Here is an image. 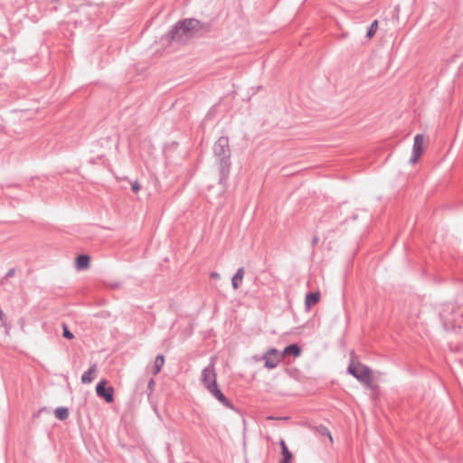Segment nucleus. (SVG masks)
<instances>
[{
  "label": "nucleus",
  "instance_id": "obj_29",
  "mask_svg": "<svg viewBox=\"0 0 463 463\" xmlns=\"http://www.w3.org/2000/svg\"><path fill=\"white\" fill-rule=\"evenodd\" d=\"M280 463H282V462H280Z\"/></svg>",
  "mask_w": 463,
  "mask_h": 463
},
{
  "label": "nucleus",
  "instance_id": "obj_14",
  "mask_svg": "<svg viewBox=\"0 0 463 463\" xmlns=\"http://www.w3.org/2000/svg\"><path fill=\"white\" fill-rule=\"evenodd\" d=\"M314 431L321 437H327L330 443H333V438L331 436V433L326 426H324V425L316 426V427H314Z\"/></svg>",
  "mask_w": 463,
  "mask_h": 463
},
{
  "label": "nucleus",
  "instance_id": "obj_21",
  "mask_svg": "<svg viewBox=\"0 0 463 463\" xmlns=\"http://www.w3.org/2000/svg\"><path fill=\"white\" fill-rule=\"evenodd\" d=\"M141 186L139 184V183L137 181H135L131 184V190L134 192V193H137L139 190H140Z\"/></svg>",
  "mask_w": 463,
  "mask_h": 463
},
{
  "label": "nucleus",
  "instance_id": "obj_13",
  "mask_svg": "<svg viewBox=\"0 0 463 463\" xmlns=\"http://www.w3.org/2000/svg\"><path fill=\"white\" fill-rule=\"evenodd\" d=\"M90 258L88 255L81 254L76 259V266L79 269H87L90 265Z\"/></svg>",
  "mask_w": 463,
  "mask_h": 463
},
{
  "label": "nucleus",
  "instance_id": "obj_12",
  "mask_svg": "<svg viewBox=\"0 0 463 463\" xmlns=\"http://www.w3.org/2000/svg\"><path fill=\"white\" fill-rule=\"evenodd\" d=\"M300 347L297 344H291L284 348L282 354L283 356L286 354H292L293 356L297 357L300 354Z\"/></svg>",
  "mask_w": 463,
  "mask_h": 463
},
{
  "label": "nucleus",
  "instance_id": "obj_22",
  "mask_svg": "<svg viewBox=\"0 0 463 463\" xmlns=\"http://www.w3.org/2000/svg\"><path fill=\"white\" fill-rule=\"evenodd\" d=\"M15 273V269L14 268L10 269L7 273L5 274V279H8V278H11L14 275Z\"/></svg>",
  "mask_w": 463,
  "mask_h": 463
},
{
  "label": "nucleus",
  "instance_id": "obj_28",
  "mask_svg": "<svg viewBox=\"0 0 463 463\" xmlns=\"http://www.w3.org/2000/svg\"><path fill=\"white\" fill-rule=\"evenodd\" d=\"M114 288H118V284H114L113 285Z\"/></svg>",
  "mask_w": 463,
  "mask_h": 463
},
{
  "label": "nucleus",
  "instance_id": "obj_9",
  "mask_svg": "<svg viewBox=\"0 0 463 463\" xmlns=\"http://www.w3.org/2000/svg\"><path fill=\"white\" fill-rule=\"evenodd\" d=\"M245 275V269L241 267L237 269L236 273L232 278V286L233 289H238L242 284L243 277Z\"/></svg>",
  "mask_w": 463,
  "mask_h": 463
},
{
  "label": "nucleus",
  "instance_id": "obj_17",
  "mask_svg": "<svg viewBox=\"0 0 463 463\" xmlns=\"http://www.w3.org/2000/svg\"><path fill=\"white\" fill-rule=\"evenodd\" d=\"M377 28H378V21L377 20H374L371 24L370 26L368 27L367 29V32H366V37L367 38H372L376 31H377Z\"/></svg>",
  "mask_w": 463,
  "mask_h": 463
},
{
  "label": "nucleus",
  "instance_id": "obj_24",
  "mask_svg": "<svg viewBox=\"0 0 463 463\" xmlns=\"http://www.w3.org/2000/svg\"><path fill=\"white\" fill-rule=\"evenodd\" d=\"M288 417H280V418H276V417H273V416H268L267 417V420H288Z\"/></svg>",
  "mask_w": 463,
  "mask_h": 463
},
{
  "label": "nucleus",
  "instance_id": "obj_19",
  "mask_svg": "<svg viewBox=\"0 0 463 463\" xmlns=\"http://www.w3.org/2000/svg\"><path fill=\"white\" fill-rule=\"evenodd\" d=\"M62 330L63 337L70 340L74 338L73 334L69 330L68 326L65 324L62 325Z\"/></svg>",
  "mask_w": 463,
  "mask_h": 463
},
{
  "label": "nucleus",
  "instance_id": "obj_8",
  "mask_svg": "<svg viewBox=\"0 0 463 463\" xmlns=\"http://www.w3.org/2000/svg\"><path fill=\"white\" fill-rule=\"evenodd\" d=\"M209 392L212 393L223 406L237 411V409L226 398V396L222 392L218 386L214 387L213 389H210Z\"/></svg>",
  "mask_w": 463,
  "mask_h": 463
},
{
  "label": "nucleus",
  "instance_id": "obj_18",
  "mask_svg": "<svg viewBox=\"0 0 463 463\" xmlns=\"http://www.w3.org/2000/svg\"><path fill=\"white\" fill-rule=\"evenodd\" d=\"M281 454H282L281 462L282 463H290V461L292 459V454L288 450V449H285L281 450Z\"/></svg>",
  "mask_w": 463,
  "mask_h": 463
},
{
  "label": "nucleus",
  "instance_id": "obj_5",
  "mask_svg": "<svg viewBox=\"0 0 463 463\" xmlns=\"http://www.w3.org/2000/svg\"><path fill=\"white\" fill-rule=\"evenodd\" d=\"M282 358L283 354H279L276 348L269 349L262 356L265 361L264 366L268 369L276 368Z\"/></svg>",
  "mask_w": 463,
  "mask_h": 463
},
{
  "label": "nucleus",
  "instance_id": "obj_25",
  "mask_svg": "<svg viewBox=\"0 0 463 463\" xmlns=\"http://www.w3.org/2000/svg\"><path fill=\"white\" fill-rule=\"evenodd\" d=\"M439 316L441 317V319H444V320H449L447 316H446V310H442L440 313H439Z\"/></svg>",
  "mask_w": 463,
  "mask_h": 463
},
{
  "label": "nucleus",
  "instance_id": "obj_2",
  "mask_svg": "<svg viewBox=\"0 0 463 463\" xmlns=\"http://www.w3.org/2000/svg\"><path fill=\"white\" fill-rule=\"evenodd\" d=\"M213 156L219 165V183L224 184L231 170V149L228 137H220L213 146Z\"/></svg>",
  "mask_w": 463,
  "mask_h": 463
},
{
  "label": "nucleus",
  "instance_id": "obj_7",
  "mask_svg": "<svg viewBox=\"0 0 463 463\" xmlns=\"http://www.w3.org/2000/svg\"><path fill=\"white\" fill-rule=\"evenodd\" d=\"M423 143H424V136L422 134H418L414 137L413 146H412V153L410 158L411 164H415L421 156L423 151Z\"/></svg>",
  "mask_w": 463,
  "mask_h": 463
},
{
  "label": "nucleus",
  "instance_id": "obj_23",
  "mask_svg": "<svg viewBox=\"0 0 463 463\" xmlns=\"http://www.w3.org/2000/svg\"><path fill=\"white\" fill-rule=\"evenodd\" d=\"M210 277H211L212 279H220V278H221L220 274H219V273H217V272H212V273L210 274Z\"/></svg>",
  "mask_w": 463,
  "mask_h": 463
},
{
  "label": "nucleus",
  "instance_id": "obj_26",
  "mask_svg": "<svg viewBox=\"0 0 463 463\" xmlns=\"http://www.w3.org/2000/svg\"><path fill=\"white\" fill-rule=\"evenodd\" d=\"M279 446H280V448H281V450H283V449H288V447H287V445H286V442H285V440H283V439H281V440L279 441Z\"/></svg>",
  "mask_w": 463,
  "mask_h": 463
},
{
  "label": "nucleus",
  "instance_id": "obj_27",
  "mask_svg": "<svg viewBox=\"0 0 463 463\" xmlns=\"http://www.w3.org/2000/svg\"><path fill=\"white\" fill-rule=\"evenodd\" d=\"M319 241V238L317 236H314L312 239V246H316Z\"/></svg>",
  "mask_w": 463,
  "mask_h": 463
},
{
  "label": "nucleus",
  "instance_id": "obj_4",
  "mask_svg": "<svg viewBox=\"0 0 463 463\" xmlns=\"http://www.w3.org/2000/svg\"><path fill=\"white\" fill-rule=\"evenodd\" d=\"M216 378L217 374L215 373L214 364L212 362L210 365L202 371L201 375L202 383L204 385L208 392L210 389H213L214 387L218 386Z\"/></svg>",
  "mask_w": 463,
  "mask_h": 463
},
{
  "label": "nucleus",
  "instance_id": "obj_1",
  "mask_svg": "<svg viewBox=\"0 0 463 463\" xmlns=\"http://www.w3.org/2000/svg\"><path fill=\"white\" fill-rule=\"evenodd\" d=\"M212 31V23H204L195 18H186L173 25L166 37L170 41L184 44L190 39L202 37Z\"/></svg>",
  "mask_w": 463,
  "mask_h": 463
},
{
  "label": "nucleus",
  "instance_id": "obj_15",
  "mask_svg": "<svg viewBox=\"0 0 463 463\" xmlns=\"http://www.w3.org/2000/svg\"><path fill=\"white\" fill-rule=\"evenodd\" d=\"M165 364V356L163 354L156 355L154 362L153 374L156 375L160 373L163 365Z\"/></svg>",
  "mask_w": 463,
  "mask_h": 463
},
{
  "label": "nucleus",
  "instance_id": "obj_3",
  "mask_svg": "<svg viewBox=\"0 0 463 463\" xmlns=\"http://www.w3.org/2000/svg\"><path fill=\"white\" fill-rule=\"evenodd\" d=\"M347 373L353 375L360 383L370 386L372 383V371L371 369L357 362L356 364L351 363L347 367Z\"/></svg>",
  "mask_w": 463,
  "mask_h": 463
},
{
  "label": "nucleus",
  "instance_id": "obj_10",
  "mask_svg": "<svg viewBox=\"0 0 463 463\" xmlns=\"http://www.w3.org/2000/svg\"><path fill=\"white\" fill-rule=\"evenodd\" d=\"M320 299V294L319 292H308L306 295L305 299V307L307 310H309L310 307L314 305H316Z\"/></svg>",
  "mask_w": 463,
  "mask_h": 463
},
{
  "label": "nucleus",
  "instance_id": "obj_11",
  "mask_svg": "<svg viewBox=\"0 0 463 463\" xmlns=\"http://www.w3.org/2000/svg\"><path fill=\"white\" fill-rule=\"evenodd\" d=\"M97 372V365H91L88 371L81 375V383L84 384L90 383L94 379V374Z\"/></svg>",
  "mask_w": 463,
  "mask_h": 463
},
{
  "label": "nucleus",
  "instance_id": "obj_6",
  "mask_svg": "<svg viewBox=\"0 0 463 463\" xmlns=\"http://www.w3.org/2000/svg\"><path fill=\"white\" fill-rule=\"evenodd\" d=\"M96 393L108 403H111L114 401V389L111 386L107 387L106 380H101L96 385Z\"/></svg>",
  "mask_w": 463,
  "mask_h": 463
},
{
  "label": "nucleus",
  "instance_id": "obj_16",
  "mask_svg": "<svg viewBox=\"0 0 463 463\" xmlns=\"http://www.w3.org/2000/svg\"><path fill=\"white\" fill-rule=\"evenodd\" d=\"M55 417L60 420H65L69 417V410L66 407H59L54 411Z\"/></svg>",
  "mask_w": 463,
  "mask_h": 463
},
{
  "label": "nucleus",
  "instance_id": "obj_20",
  "mask_svg": "<svg viewBox=\"0 0 463 463\" xmlns=\"http://www.w3.org/2000/svg\"><path fill=\"white\" fill-rule=\"evenodd\" d=\"M154 386H155V381L153 378H151L148 382V384H147V394L148 396L153 392V390H154Z\"/></svg>",
  "mask_w": 463,
  "mask_h": 463
}]
</instances>
